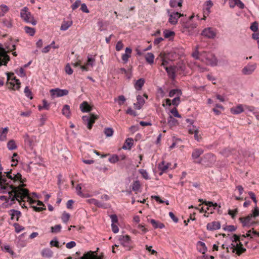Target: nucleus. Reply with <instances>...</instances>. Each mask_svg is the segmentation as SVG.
Wrapping results in <instances>:
<instances>
[{
	"instance_id": "obj_13",
	"label": "nucleus",
	"mask_w": 259,
	"mask_h": 259,
	"mask_svg": "<svg viewBox=\"0 0 259 259\" xmlns=\"http://www.w3.org/2000/svg\"><path fill=\"white\" fill-rule=\"evenodd\" d=\"M201 35L208 38H214L216 36V32L213 28L208 27L203 30Z\"/></svg>"
},
{
	"instance_id": "obj_44",
	"label": "nucleus",
	"mask_w": 259,
	"mask_h": 259,
	"mask_svg": "<svg viewBox=\"0 0 259 259\" xmlns=\"http://www.w3.org/2000/svg\"><path fill=\"white\" fill-rule=\"evenodd\" d=\"M24 93L25 96L30 99H33L32 93L28 87H26L24 89Z\"/></svg>"
},
{
	"instance_id": "obj_6",
	"label": "nucleus",
	"mask_w": 259,
	"mask_h": 259,
	"mask_svg": "<svg viewBox=\"0 0 259 259\" xmlns=\"http://www.w3.org/2000/svg\"><path fill=\"white\" fill-rule=\"evenodd\" d=\"M215 161V158L214 155L211 153H207L197 163H202L206 166L211 167L214 163Z\"/></svg>"
},
{
	"instance_id": "obj_3",
	"label": "nucleus",
	"mask_w": 259,
	"mask_h": 259,
	"mask_svg": "<svg viewBox=\"0 0 259 259\" xmlns=\"http://www.w3.org/2000/svg\"><path fill=\"white\" fill-rule=\"evenodd\" d=\"M200 61L212 66L217 65L218 63V60L213 54L205 51L200 53Z\"/></svg>"
},
{
	"instance_id": "obj_58",
	"label": "nucleus",
	"mask_w": 259,
	"mask_h": 259,
	"mask_svg": "<svg viewBox=\"0 0 259 259\" xmlns=\"http://www.w3.org/2000/svg\"><path fill=\"white\" fill-rule=\"evenodd\" d=\"M180 103V97H176L174 98L171 101V104L175 106H178Z\"/></svg>"
},
{
	"instance_id": "obj_42",
	"label": "nucleus",
	"mask_w": 259,
	"mask_h": 259,
	"mask_svg": "<svg viewBox=\"0 0 259 259\" xmlns=\"http://www.w3.org/2000/svg\"><path fill=\"white\" fill-rule=\"evenodd\" d=\"M8 148L10 150H13L17 148L15 142L13 140H10L7 144Z\"/></svg>"
},
{
	"instance_id": "obj_25",
	"label": "nucleus",
	"mask_w": 259,
	"mask_h": 259,
	"mask_svg": "<svg viewBox=\"0 0 259 259\" xmlns=\"http://www.w3.org/2000/svg\"><path fill=\"white\" fill-rule=\"evenodd\" d=\"M14 74L13 73H7L8 79L10 80L12 79V80L14 81V82H13V83H14V82L16 83V84H17L16 89L18 90L20 88V81L19 79H16V77L14 76Z\"/></svg>"
},
{
	"instance_id": "obj_43",
	"label": "nucleus",
	"mask_w": 259,
	"mask_h": 259,
	"mask_svg": "<svg viewBox=\"0 0 259 259\" xmlns=\"http://www.w3.org/2000/svg\"><path fill=\"white\" fill-rule=\"evenodd\" d=\"M62 226L60 225H56L51 228V232L53 233H58L61 231Z\"/></svg>"
},
{
	"instance_id": "obj_7",
	"label": "nucleus",
	"mask_w": 259,
	"mask_h": 259,
	"mask_svg": "<svg viewBox=\"0 0 259 259\" xmlns=\"http://www.w3.org/2000/svg\"><path fill=\"white\" fill-rule=\"evenodd\" d=\"M118 240L120 244L126 250L130 251L133 248L132 240L128 235L120 236Z\"/></svg>"
},
{
	"instance_id": "obj_28",
	"label": "nucleus",
	"mask_w": 259,
	"mask_h": 259,
	"mask_svg": "<svg viewBox=\"0 0 259 259\" xmlns=\"http://www.w3.org/2000/svg\"><path fill=\"white\" fill-rule=\"evenodd\" d=\"M80 109L82 112H88L92 110V107L86 101H84L80 105Z\"/></svg>"
},
{
	"instance_id": "obj_14",
	"label": "nucleus",
	"mask_w": 259,
	"mask_h": 259,
	"mask_svg": "<svg viewBox=\"0 0 259 259\" xmlns=\"http://www.w3.org/2000/svg\"><path fill=\"white\" fill-rule=\"evenodd\" d=\"M88 202L90 204H94L95 205L97 206V207L99 208H102L104 209H106L108 208H109L110 207V205L108 203H103L97 199H96L95 198H91L88 200Z\"/></svg>"
},
{
	"instance_id": "obj_23",
	"label": "nucleus",
	"mask_w": 259,
	"mask_h": 259,
	"mask_svg": "<svg viewBox=\"0 0 259 259\" xmlns=\"http://www.w3.org/2000/svg\"><path fill=\"white\" fill-rule=\"evenodd\" d=\"M204 152V150L201 148L194 149L192 153V158L193 159H196L200 157Z\"/></svg>"
},
{
	"instance_id": "obj_41",
	"label": "nucleus",
	"mask_w": 259,
	"mask_h": 259,
	"mask_svg": "<svg viewBox=\"0 0 259 259\" xmlns=\"http://www.w3.org/2000/svg\"><path fill=\"white\" fill-rule=\"evenodd\" d=\"M25 32L30 36H33L35 33V29L29 26H25L24 28Z\"/></svg>"
},
{
	"instance_id": "obj_37",
	"label": "nucleus",
	"mask_w": 259,
	"mask_h": 259,
	"mask_svg": "<svg viewBox=\"0 0 259 259\" xmlns=\"http://www.w3.org/2000/svg\"><path fill=\"white\" fill-rule=\"evenodd\" d=\"M41 254L44 257H51L53 255V252L49 248H45L42 250Z\"/></svg>"
},
{
	"instance_id": "obj_2",
	"label": "nucleus",
	"mask_w": 259,
	"mask_h": 259,
	"mask_svg": "<svg viewBox=\"0 0 259 259\" xmlns=\"http://www.w3.org/2000/svg\"><path fill=\"white\" fill-rule=\"evenodd\" d=\"M197 24L191 21L183 22L182 24L181 31L187 35H192L197 33Z\"/></svg>"
},
{
	"instance_id": "obj_22",
	"label": "nucleus",
	"mask_w": 259,
	"mask_h": 259,
	"mask_svg": "<svg viewBox=\"0 0 259 259\" xmlns=\"http://www.w3.org/2000/svg\"><path fill=\"white\" fill-rule=\"evenodd\" d=\"M145 82V80L144 78H141L136 80L134 83V88L137 91L141 90Z\"/></svg>"
},
{
	"instance_id": "obj_56",
	"label": "nucleus",
	"mask_w": 259,
	"mask_h": 259,
	"mask_svg": "<svg viewBox=\"0 0 259 259\" xmlns=\"http://www.w3.org/2000/svg\"><path fill=\"white\" fill-rule=\"evenodd\" d=\"M238 213V209L236 208L234 209H229L228 214L231 216L232 219H234L236 215Z\"/></svg>"
},
{
	"instance_id": "obj_45",
	"label": "nucleus",
	"mask_w": 259,
	"mask_h": 259,
	"mask_svg": "<svg viewBox=\"0 0 259 259\" xmlns=\"http://www.w3.org/2000/svg\"><path fill=\"white\" fill-rule=\"evenodd\" d=\"M163 34L165 38H168L170 37L174 36L175 33L172 31L165 29L163 31Z\"/></svg>"
},
{
	"instance_id": "obj_38",
	"label": "nucleus",
	"mask_w": 259,
	"mask_h": 259,
	"mask_svg": "<svg viewBox=\"0 0 259 259\" xmlns=\"http://www.w3.org/2000/svg\"><path fill=\"white\" fill-rule=\"evenodd\" d=\"M259 236V232H257L256 231H254L253 229H252V230H249L247 232V233L246 234V235H244V236L245 237H250V238H252L253 237V236Z\"/></svg>"
},
{
	"instance_id": "obj_57",
	"label": "nucleus",
	"mask_w": 259,
	"mask_h": 259,
	"mask_svg": "<svg viewBox=\"0 0 259 259\" xmlns=\"http://www.w3.org/2000/svg\"><path fill=\"white\" fill-rule=\"evenodd\" d=\"M65 72L66 73V74H67L68 75H71L73 73V70L71 68V66L69 65V64H68V63L67 64H66V65L65 66Z\"/></svg>"
},
{
	"instance_id": "obj_29",
	"label": "nucleus",
	"mask_w": 259,
	"mask_h": 259,
	"mask_svg": "<svg viewBox=\"0 0 259 259\" xmlns=\"http://www.w3.org/2000/svg\"><path fill=\"white\" fill-rule=\"evenodd\" d=\"M149 221L155 229H162L164 227V225L163 224L160 223L158 221H156L154 219H151Z\"/></svg>"
},
{
	"instance_id": "obj_8",
	"label": "nucleus",
	"mask_w": 259,
	"mask_h": 259,
	"mask_svg": "<svg viewBox=\"0 0 259 259\" xmlns=\"http://www.w3.org/2000/svg\"><path fill=\"white\" fill-rule=\"evenodd\" d=\"M166 13L168 16V22L170 24L174 25H176L178 23V19L183 16V14H182L178 12L171 11L169 9L166 10Z\"/></svg>"
},
{
	"instance_id": "obj_26",
	"label": "nucleus",
	"mask_w": 259,
	"mask_h": 259,
	"mask_svg": "<svg viewBox=\"0 0 259 259\" xmlns=\"http://www.w3.org/2000/svg\"><path fill=\"white\" fill-rule=\"evenodd\" d=\"M165 69L168 76L172 79L176 77L175 70L173 67H165Z\"/></svg>"
},
{
	"instance_id": "obj_33",
	"label": "nucleus",
	"mask_w": 259,
	"mask_h": 259,
	"mask_svg": "<svg viewBox=\"0 0 259 259\" xmlns=\"http://www.w3.org/2000/svg\"><path fill=\"white\" fill-rule=\"evenodd\" d=\"M145 60L149 64H152L154 62V55L152 53H148L145 56Z\"/></svg>"
},
{
	"instance_id": "obj_60",
	"label": "nucleus",
	"mask_w": 259,
	"mask_h": 259,
	"mask_svg": "<svg viewBox=\"0 0 259 259\" xmlns=\"http://www.w3.org/2000/svg\"><path fill=\"white\" fill-rule=\"evenodd\" d=\"M53 44H55V41H53L51 44L45 47L42 50V52L44 53H47L50 50L51 46H52Z\"/></svg>"
},
{
	"instance_id": "obj_52",
	"label": "nucleus",
	"mask_w": 259,
	"mask_h": 259,
	"mask_svg": "<svg viewBox=\"0 0 259 259\" xmlns=\"http://www.w3.org/2000/svg\"><path fill=\"white\" fill-rule=\"evenodd\" d=\"M0 8L3 12L2 14H0V17L4 16L5 14L8 12L9 10L8 7L5 5H1L0 6Z\"/></svg>"
},
{
	"instance_id": "obj_55",
	"label": "nucleus",
	"mask_w": 259,
	"mask_h": 259,
	"mask_svg": "<svg viewBox=\"0 0 259 259\" xmlns=\"http://www.w3.org/2000/svg\"><path fill=\"white\" fill-rule=\"evenodd\" d=\"M253 218H255L259 216V208L256 206L254 209L252 210V213L250 214Z\"/></svg>"
},
{
	"instance_id": "obj_46",
	"label": "nucleus",
	"mask_w": 259,
	"mask_h": 259,
	"mask_svg": "<svg viewBox=\"0 0 259 259\" xmlns=\"http://www.w3.org/2000/svg\"><path fill=\"white\" fill-rule=\"evenodd\" d=\"M70 217L69 213L64 212L62 215L61 220L63 223H67L69 220Z\"/></svg>"
},
{
	"instance_id": "obj_59",
	"label": "nucleus",
	"mask_w": 259,
	"mask_h": 259,
	"mask_svg": "<svg viewBox=\"0 0 259 259\" xmlns=\"http://www.w3.org/2000/svg\"><path fill=\"white\" fill-rule=\"evenodd\" d=\"M24 141L29 146H32V140L28 134H25L24 136Z\"/></svg>"
},
{
	"instance_id": "obj_12",
	"label": "nucleus",
	"mask_w": 259,
	"mask_h": 259,
	"mask_svg": "<svg viewBox=\"0 0 259 259\" xmlns=\"http://www.w3.org/2000/svg\"><path fill=\"white\" fill-rule=\"evenodd\" d=\"M0 50V66L2 65H7V63L10 60V57L7 54L6 50L4 48H1Z\"/></svg>"
},
{
	"instance_id": "obj_27",
	"label": "nucleus",
	"mask_w": 259,
	"mask_h": 259,
	"mask_svg": "<svg viewBox=\"0 0 259 259\" xmlns=\"http://www.w3.org/2000/svg\"><path fill=\"white\" fill-rule=\"evenodd\" d=\"M197 248L198 250L203 254H204L207 251V247L205 243L200 241L197 243Z\"/></svg>"
},
{
	"instance_id": "obj_21",
	"label": "nucleus",
	"mask_w": 259,
	"mask_h": 259,
	"mask_svg": "<svg viewBox=\"0 0 259 259\" xmlns=\"http://www.w3.org/2000/svg\"><path fill=\"white\" fill-rule=\"evenodd\" d=\"M137 102L134 103V107L137 109H140L145 103V100L141 95L137 96Z\"/></svg>"
},
{
	"instance_id": "obj_61",
	"label": "nucleus",
	"mask_w": 259,
	"mask_h": 259,
	"mask_svg": "<svg viewBox=\"0 0 259 259\" xmlns=\"http://www.w3.org/2000/svg\"><path fill=\"white\" fill-rule=\"evenodd\" d=\"M50 245L52 246L59 247V242L56 238H55L50 241Z\"/></svg>"
},
{
	"instance_id": "obj_5",
	"label": "nucleus",
	"mask_w": 259,
	"mask_h": 259,
	"mask_svg": "<svg viewBox=\"0 0 259 259\" xmlns=\"http://www.w3.org/2000/svg\"><path fill=\"white\" fill-rule=\"evenodd\" d=\"M20 17L26 23H30L33 25L36 24V21L27 7H25L21 10Z\"/></svg>"
},
{
	"instance_id": "obj_10",
	"label": "nucleus",
	"mask_w": 259,
	"mask_h": 259,
	"mask_svg": "<svg viewBox=\"0 0 259 259\" xmlns=\"http://www.w3.org/2000/svg\"><path fill=\"white\" fill-rule=\"evenodd\" d=\"M253 217L250 214L246 217H241L239 219L242 223L243 227H251L253 226L255 223L252 220Z\"/></svg>"
},
{
	"instance_id": "obj_34",
	"label": "nucleus",
	"mask_w": 259,
	"mask_h": 259,
	"mask_svg": "<svg viewBox=\"0 0 259 259\" xmlns=\"http://www.w3.org/2000/svg\"><path fill=\"white\" fill-rule=\"evenodd\" d=\"M158 168L161 171L160 173L161 175L168 168V165L165 164L164 161H162L158 164Z\"/></svg>"
},
{
	"instance_id": "obj_30",
	"label": "nucleus",
	"mask_w": 259,
	"mask_h": 259,
	"mask_svg": "<svg viewBox=\"0 0 259 259\" xmlns=\"http://www.w3.org/2000/svg\"><path fill=\"white\" fill-rule=\"evenodd\" d=\"M182 95V91L180 89H173L169 91V97H173L175 95L177 97H181V96Z\"/></svg>"
},
{
	"instance_id": "obj_18",
	"label": "nucleus",
	"mask_w": 259,
	"mask_h": 259,
	"mask_svg": "<svg viewBox=\"0 0 259 259\" xmlns=\"http://www.w3.org/2000/svg\"><path fill=\"white\" fill-rule=\"evenodd\" d=\"M244 111V105L238 104L237 106L232 107L230 109V112L232 114L237 115L242 113Z\"/></svg>"
},
{
	"instance_id": "obj_53",
	"label": "nucleus",
	"mask_w": 259,
	"mask_h": 259,
	"mask_svg": "<svg viewBox=\"0 0 259 259\" xmlns=\"http://www.w3.org/2000/svg\"><path fill=\"white\" fill-rule=\"evenodd\" d=\"M140 173L141 174L142 177L146 180H149L150 179V178L149 177L148 173L147 171L144 169H141L139 170Z\"/></svg>"
},
{
	"instance_id": "obj_39",
	"label": "nucleus",
	"mask_w": 259,
	"mask_h": 259,
	"mask_svg": "<svg viewBox=\"0 0 259 259\" xmlns=\"http://www.w3.org/2000/svg\"><path fill=\"white\" fill-rule=\"evenodd\" d=\"M9 199H10L9 198V196L8 197L7 196L5 195L0 196V200L5 201V202L2 204V206L3 207H8L9 206H11L10 205V203H8Z\"/></svg>"
},
{
	"instance_id": "obj_17",
	"label": "nucleus",
	"mask_w": 259,
	"mask_h": 259,
	"mask_svg": "<svg viewBox=\"0 0 259 259\" xmlns=\"http://www.w3.org/2000/svg\"><path fill=\"white\" fill-rule=\"evenodd\" d=\"M206 228L209 231L218 230L221 228V224L219 221H214L208 223Z\"/></svg>"
},
{
	"instance_id": "obj_4",
	"label": "nucleus",
	"mask_w": 259,
	"mask_h": 259,
	"mask_svg": "<svg viewBox=\"0 0 259 259\" xmlns=\"http://www.w3.org/2000/svg\"><path fill=\"white\" fill-rule=\"evenodd\" d=\"M2 170L3 167L2 165L0 164V181H3V182H5V178L7 177L14 182L19 181L21 183H23L22 175L20 173L17 172L16 174H12L11 171H10L5 172L6 174V176H5V175H2Z\"/></svg>"
},
{
	"instance_id": "obj_54",
	"label": "nucleus",
	"mask_w": 259,
	"mask_h": 259,
	"mask_svg": "<svg viewBox=\"0 0 259 259\" xmlns=\"http://www.w3.org/2000/svg\"><path fill=\"white\" fill-rule=\"evenodd\" d=\"M14 226L15 227V231L17 233H20V232H21L24 230V228L23 227L20 226L18 223H15L14 224Z\"/></svg>"
},
{
	"instance_id": "obj_40",
	"label": "nucleus",
	"mask_w": 259,
	"mask_h": 259,
	"mask_svg": "<svg viewBox=\"0 0 259 259\" xmlns=\"http://www.w3.org/2000/svg\"><path fill=\"white\" fill-rule=\"evenodd\" d=\"M4 25L8 28H11L13 26L12 19L11 18L4 19L3 20Z\"/></svg>"
},
{
	"instance_id": "obj_64",
	"label": "nucleus",
	"mask_w": 259,
	"mask_h": 259,
	"mask_svg": "<svg viewBox=\"0 0 259 259\" xmlns=\"http://www.w3.org/2000/svg\"><path fill=\"white\" fill-rule=\"evenodd\" d=\"M250 29L253 32H256L258 29V24L257 22H254L252 23L250 27Z\"/></svg>"
},
{
	"instance_id": "obj_31",
	"label": "nucleus",
	"mask_w": 259,
	"mask_h": 259,
	"mask_svg": "<svg viewBox=\"0 0 259 259\" xmlns=\"http://www.w3.org/2000/svg\"><path fill=\"white\" fill-rule=\"evenodd\" d=\"M8 130V127H6L2 128V131H0V141H5L6 140Z\"/></svg>"
},
{
	"instance_id": "obj_50",
	"label": "nucleus",
	"mask_w": 259,
	"mask_h": 259,
	"mask_svg": "<svg viewBox=\"0 0 259 259\" xmlns=\"http://www.w3.org/2000/svg\"><path fill=\"white\" fill-rule=\"evenodd\" d=\"M119 160L118 156L116 154L112 155L109 158V161L112 163H115Z\"/></svg>"
},
{
	"instance_id": "obj_9",
	"label": "nucleus",
	"mask_w": 259,
	"mask_h": 259,
	"mask_svg": "<svg viewBox=\"0 0 259 259\" xmlns=\"http://www.w3.org/2000/svg\"><path fill=\"white\" fill-rule=\"evenodd\" d=\"M82 118L83 123L87 125L89 129H91L93 124L95 123V120L98 118V116L91 114L88 115L83 116Z\"/></svg>"
},
{
	"instance_id": "obj_49",
	"label": "nucleus",
	"mask_w": 259,
	"mask_h": 259,
	"mask_svg": "<svg viewBox=\"0 0 259 259\" xmlns=\"http://www.w3.org/2000/svg\"><path fill=\"white\" fill-rule=\"evenodd\" d=\"M199 47L197 46L196 47V51L192 53V56L197 60H200V53L198 51Z\"/></svg>"
},
{
	"instance_id": "obj_19",
	"label": "nucleus",
	"mask_w": 259,
	"mask_h": 259,
	"mask_svg": "<svg viewBox=\"0 0 259 259\" xmlns=\"http://www.w3.org/2000/svg\"><path fill=\"white\" fill-rule=\"evenodd\" d=\"M9 212V214L11 215V219L12 220H15L16 221L19 220L21 215V212L20 211L13 209L10 210Z\"/></svg>"
},
{
	"instance_id": "obj_11",
	"label": "nucleus",
	"mask_w": 259,
	"mask_h": 259,
	"mask_svg": "<svg viewBox=\"0 0 259 259\" xmlns=\"http://www.w3.org/2000/svg\"><path fill=\"white\" fill-rule=\"evenodd\" d=\"M50 93L52 96L53 97H60L68 95L69 92L66 89L62 90L59 88H56L51 89L50 90Z\"/></svg>"
},
{
	"instance_id": "obj_32",
	"label": "nucleus",
	"mask_w": 259,
	"mask_h": 259,
	"mask_svg": "<svg viewBox=\"0 0 259 259\" xmlns=\"http://www.w3.org/2000/svg\"><path fill=\"white\" fill-rule=\"evenodd\" d=\"M133 145V140L132 138H127L122 147L123 149H130Z\"/></svg>"
},
{
	"instance_id": "obj_63",
	"label": "nucleus",
	"mask_w": 259,
	"mask_h": 259,
	"mask_svg": "<svg viewBox=\"0 0 259 259\" xmlns=\"http://www.w3.org/2000/svg\"><path fill=\"white\" fill-rule=\"evenodd\" d=\"M171 113L176 117H181L180 114L179 113L176 108H174L170 110Z\"/></svg>"
},
{
	"instance_id": "obj_24",
	"label": "nucleus",
	"mask_w": 259,
	"mask_h": 259,
	"mask_svg": "<svg viewBox=\"0 0 259 259\" xmlns=\"http://www.w3.org/2000/svg\"><path fill=\"white\" fill-rule=\"evenodd\" d=\"M183 0H170L169 5L171 8H176L179 7L181 8L182 6Z\"/></svg>"
},
{
	"instance_id": "obj_35",
	"label": "nucleus",
	"mask_w": 259,
	"mask_h": 259,
	"mask_svg": "<svg viewBox=\"0 0 259 259\" xmlns=\"http://www.w3.org/2000/svg\"><path fill=\"white\" fill-rule=\"evenodd\" d=\"M62 114L66 117L69 118L70 117V107L68 105H65L62 110Z\"/></svg>"
},
{
	"instance_id": "obj_16",
	"label": "nucleus",
	"mask_w": 259,
	"mask_h": 259,
	"mask_svg": "<svg viewBox=\"0 0 259 259\" xmlns=\"http://www.w3.org/2000/svg\"><path fill=\"white\" fill-rule=\"evenodd\" d=\"M231 248L232 249V252H234L235 251H236V254L238 255H240L246 251V249L242 247V245L240 242L239 244H237L236 245L234 244H231Z\"/></svg>"
},
{
	"instance_id": "obj_62",
	"label": "nucleus",
	"mask_w": 259,
	"mask_h": 259,
	"mask_svg": "<svg viewBox=\"0 0 259 259\" xmlns=\"http://www.w3.org/2000/svg\"><path fill=\"white\" fill-rule=\"evenodd\" d=\"M123 47V45L121 40L118 41L116 45V50L117 51H119L122 50Z\"/></svg>"
},
{
	"instance_id": "obj_51",
	"label": "nucleus",
	"mask_w": 259,
	"mask_h": 259,
	"mask_svg": "<svg viewBox=\"0 0 259 259\" xmlns=\"http://www.w3.org/2000/svg\"><path fill=\"white\" fill-rule=\"evenodd\" d=\"M140 188V184L139 181H134L132 185V190L134 191H137Z\"/></svg>"
},
{
	"instance_id": "obj_1",
	"label": "nucleus",
	"mask_w": 259,
	"mask_h": 259,
	"mask_svg": "<svg viewBox=\"0 0 259 259\" xmlns=\"http://www.w3.org/2000/svg\"><path fill=\"white\" fill-rule=\"evenodd\" d=\"M0 193L9 194V198L11 200L10 205L14 204L16 200L19 202L20 204H21V201L24 202L25 199L30 204L35 202V201L33 200L29 196L27 189L23 188L20 186H14L12 184L9 185L8 183H7L6 178L5 182L0 181Z\"/></svg>"
},
{
	"instance_id": "obj_20",
	"label": "nucleus",
	"mask_w": 259,
	"mask_h": 259,
	"mask_svg": "<svg viewBox=\"0 0 259 259\" xmlns=\"http://www.w3.org/2000/svg\"><path fill=\"white\" fill-rule=\"evenodd\" d=\"M132 50L130 48H126L125 53L122 55V60L124 63H126L128 61V59L131 57Z\"/></svg>"
},
{
	"instance_id": "obj_48",
	"label": "nucleus",
	"mask_w": 259,
	"mask_h": 259,
	"mask_svg": "<svg viewBox=\"0 0 259 259\" xmlns=\"http://www.w3.org/2000/svg\"><path fill=\"white\" fill-rule=\"evenodd\" d=\"M233 5L237 6L241 9L244 8V4L240 0H233Z\"/></svg>"
},
{
	"instance_id": "obj_36",
	"label": "nucleus",
	"mask_w": 259,
	"mask_h": 259,
	"mask_svg": "<svg viewBox=\"0 0 259 259\" xmlns=\"http://www.w3.org/2000/svg\"><path fill=\"white\" fill-rule=\"evenodd\" d=\"M72 24V21H63L60 30L65 31L67 30Z\"/></svg>"
},
{
	"instance_id": "obj_47",
	"label": "nucleus",
	"mask_w": 259,
	"mask_h": 259,
	"mask_svg": "<svg viewBox=\"0 0 259 259\" xmlns=\"http://www.w3.org/2000/svg\"><path fill=\"white\" fill-rule=\"evenodd\" d=\"M114 131L113 128L110 127L105 128L104 130V133L106 137H110L113 136Z\"/></svg>"
},
{
	"instance_id": "obj_15",
	"label": "nucleus",
	"mask_w": 259,
	"mask_h": 259,
	"mask_svg": "<svg viewBox=\"0 0 259 259\" xmlns=\"http://www.w3.org/2000/svg\"><path fill=\"white\" fill-rule=\"evenodd\" d=\"M256 68V63L248 64L242 69V72L244 75H249L254 72Z\"/></svg>"
}]
</instances>
